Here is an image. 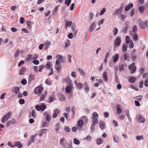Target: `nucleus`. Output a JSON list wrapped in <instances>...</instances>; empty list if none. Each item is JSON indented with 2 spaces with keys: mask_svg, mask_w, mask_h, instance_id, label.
<instances>
[{
  "mask_svg": "<svg viewBox=\"0 0 148 148\" xmlns=\"http://www.w3.org/2000/svg\"><path fill=\"white\" fill-rule=\"evenodd\" d=\"M98 116L99 115L96 112H94L92 114V120L91 121L92 124L90 126V130L92 132H94L95 131V126L96 124H97L98 123L97 119H98Z\"/></svg>",
  "mask_w": 148,
  "mask_h": 148,
  "instance_id": "obj_1",
  "label": "nucleus"
},
{
  "mask_svg": "<svg viewBox=\"0 0 148 148\" xmlns=\"http://www.w3.org/2000/svg\"><path fill=\"white\" fill-rule=\"evenodd\" d=\"M135 64L134 62H133L131 65L128 66V69L130 71V73L132 74H133L136 71V67Z\"/></svg>",
  "mask_w": 148,
  "mask_h": 148,
  "instance_id": "obj_2",
  "label": "nucleus"
},
{
  "mask_svg": "<svg viewBox=\"0 0 148 148\" xmlns=\"http://www.w3.org/2000/svg\"><path fill=\"white\" fill-rule=\"evenodd\" d=\"M12 115V113L11 112H9L6 115L3 116L2 119V122L3 123H5L6 120H8L11 117Z\"/></svg>",
  "mask_w": 148,
  "mask_h": 148,
  "instance_id": "obj_3",
  "label": "nucleus"
},
{
  "mask_svg": "<svg viewBox=\"0 0 148 148\" xmlns=\"http://www.w3.org/2000/svg\"><path fill=\"white\" fill-rule=\"evenodd\" d=\"M136 119L137 121L140 123H145V120L141 114H140L136 116Z\"/></svg>",
  "mask_w": 148,
  "mask_h": 148,
  "instance_id": "obj_4",
  "label": "nucleus"
},
{
  "mask_svg": "<svg viewBox=\"0 0 148 148\" xmlns=\"http://www.w3.org/2000/svg\"><path fill=\"white\" fill-rule=\"evenodd\" d=\"M43 90V88L42 87H37L34 89V92L35 94L40 95Z\"/></svg>",
  "mask_w": 148,
  "mask_h": 148,
  "instance_id": "obj_5",
  "label": "nucleus"
},
{
  "mask_svg": "<svg viewBox=\"0 0 148 148\" xmlns=\"http://www.w3.org/2000/svg\"><path fill=\"white\" fill-rule=\"evenodd\" d=\"M99 123L100 128L102 130H103L106 126L105 123L103 121L100 120L99 121Z\"/></svg>",
  "mask_w": 148,
  "mask_h": 148,
  "instance_id": "obj_6",
  "label": "nucleus"
},
{
  "mask_svg": "<svg viewBox=\"0 0 148 148\" xmlns=\"http://www.w3.org/2000/svg\"><path fill=\"white\" fill-rule=\"evenodd\" d=\"M60 112V111L58 109H55L53 111V113L52 116L53 118H56L57 117L58 114Z\"/></svg>",
  "mask_w": 148,
  "mask_h": 148,
  "instance_id": "obj_7",
  "label": "nucleus"
},
{
  "mask_svg": "<svg viewBox=\"0 0 148 148\" xmlns=\"http://www.w3.org/2000/svg\"><path fill=\"white\" fill-rule=\"evenodd\" d=\"M138 23L139 26L143 29H145V23L143 22H142L140 20H139L138 21Z\"/></svg>",
  "mask_w": 148,
  "mask_h": 148,
  "instance_id": "obj_8",
  "label": "nucleus"
},
{
  "mask_svg": "<svg viewBox=\"0 0 148 148\" xmlns=\"http://www.w3.org/2000/svg\"><path fill=\"white\" fill-rule=\"evenodd\" d=\"M97 24V23L96 22H94L90 27L89 31L91 32H93L95 29Z\"/></svg>",
  "mask_w": 148,
  "mask_h": 148,
  "instance_id": "obj_9",
  "label": "nucleus"
},
{
  "mask_svg": "<svg viewBox=\"0 0 148 148\" xmlns=\"http://www.w3.org/2000/svg\"><path fill=\"white\" fill-rule=\"evenodd\" d=\"M121 43V39L119 37L117 36L115 41V45L116 46H119L120 45Z\"/></svg>",
  "mask_w": 148,
  "mask_h": 148,
  "instance_id": "obj_10",
  "label": "nucleus"
},
{
  "mask_svg": "<svg viewBox=\"0 0 148 148\" xmlns=\"http://www.w3.org/2000/svg\"><path fill=\"white\" fill-rule=\"evenodd\" d=\"M116 109L118 113L120 114L122 112V109L121 106L117 104L116 106Z\"/></svg>",
  "mask_w": 148,
  "mask_h": 148,
  "instance_id": "obj_11",
  "label": "nucleus"
},
{
  "mask_svg": "<svg viewBox=\"0 0 148 148\" xmlns=\"http://www.w3.org/2000/svg\"><path fill=\"white\" fill-rule=\"evenodd\" d=\"M26 70V68L25 67H22L19 71V75H23L25 71Z\"/></svg>",
  "mask_w": 148,
  "mask_h": 148,
  "instance_id": "obj_12",
  "label": "nucleus"
},
{
  "mask_svg": "<svg viewBox=\"0 0 148 148\" xmlns=\"http://www.w3.org/2000/svg\"><path fill=\"white\" fill-rule=\"evenodd\" d=\"M59 99L61 101H63L65 100V97L64 95L59 94L58 95Z\"/></svg>",
  "mask_w": 148,
  "mask_h": 148,
  "instance_id": "obj_13",
  "label": "nucleus"
},
{
  "mask_svg": "<svg viewBox=\"0 0 148 148\" xmlns=\"http://www.w3.org/2000/svg\"><path fill=\"white\" fill-rule=\"evenodd\" d=\"M66 82L67 84L71 85V79L69 77H67L65 78Z\"/></svg>",
  "mask_w": 148,
  "mask_h": 148,
  "instance_id": "obj_14",
  "label": "nucleus"
},
{
  "mask_svg": "<svg viewBox=\"0 0 148 148\" xmlns=\"http://www.w3.org/2000/svg\"><path fill=\"white\" fill-rule=\"evenodd\" d=\"M35 138H34V136H31L30 137L29 140L28 142V145H29L32 143L34 142L35 140Z\"/></svg>",
  "mask_w": 148,
  "mask_h": 148,
  "instance_id": "obj_15",
  "label": "nucleus"
},
{
  "mask_svg": "<svg viewBox=\"0 0 148 148\" xmlns=\"http://www.w3.org/2000/svg\"><path fill=\"white\" fill-rule=\"evenodd\" d=\"M46 129H45L41 130L39 132V134L38 135L40 136H42L43 134L46 133Z\"/></svg>",
  "mask_w": 148,
  "mask_h": 148,
  "instance_id": "obj_16",
  "label": "nucleus"
},
{
  "mask_svg": "<svg viewBox=\"0 0 148 148\" xmlns=\"http://www.w3.org/2000/svg\"><path fill=\"white\" fill-rule=\"evenodd\" d=\"M103 78L104 80L106 82L107 81L108 78L107 77V73L106 72H104L103 74Z\"/></svg>",
  "mask_w": 148,
  "mask_h": 148,
  "instance_id": "obj_17",
  "label": "nucleus"
},
{
  "mask_svg": "<svg viewBox=\"0 0 148 148\" xmlns=\"http://www.w3.org/2000/svg\"><path fill=\"white\" fill-rule=\"evenodd\" d=\"M130 5H127L125 8V11H128L130 8H132L133 7V4L132 3H130Z\"/></svg>",
  "mask_w": 148,
  "mask_h": 148,
  "instance_id": "obj_18",
  "label": "nucleus"
},
{
  "mask_svg": "<svg viewBox=\"0 0 148 148\" xmlns=\"http://www.w3.org/2000/svg\"><path fill=\"white\" fill-rule=\"evenodd\" d=\"M129 81L132 83H134L136 80V78L134 77H131L129 78Z\"/></svg>",
  "mask_w": 148,
  "mask_h": 148,
  "instance_id": "obj_19",
  "label": "nucleus"
},
{
  "mask_svg": "<svg viewBox=\"0 0 148 148\" xmlns=\"http://www.w3.org/2000/svg\"><path fill=\"white\" fill-rule=\"evenodd\" d=\"M113 61L114 62H116L119 59V55L118 54H116V55H114L113 56Z\"/></svg>",
  "mask_w": 148,
  "mask_h": 148,
  "instance_id": "obj_20",
  "label": "nucleus"
},
{
  "mask_svg": "<svg viewBox=\"0 0 148 148\" xmlns=\"http://www.w3.org/2000/svg\"><path fill=\"white\" fill-rule=\"evenodd\" d=\"M144 7L143 6H140L139 8L138 11L140 13L143 14L144 12Z\"/></svg>",
  "mask_w": 148,
  "mask_h": 148,
  "instance_id": "obj_21",
  "label": "nucleus"
},
{
  "mask_svg": "<svg viewBox=\"0 0 148 148\" xmlns=\"http://www.w3.org/2000/svg\"><path fill=\"white\" fill-rule=\"evenodd\" d=\"M13 90L15 93L17 94L20 91V89L18 87H15L14 88Z\"/></svg>",
  "mask_w": 148,
  "mask_h": 148,
  "instance_id": "obj_22",
  "label": "nucleus"
},
{
  "mask_svg": "<svg viewBox=\"0 0 148 148\" xmlns=\"http://www.w3.org/2000/svg\"><path fill=\"white\" fill-rule=\"evenodd\" d=\"M65 141L66 139L64 137H63L62 138H61L60 140V145L66 143V142Z\"/></svg>",
  "mask_w": 148,
  "mask_h": 148,
  "instance_id": "obj_23",
  "label": "nucleus"
},
{
  "mask_svg": "<svg viewBox=\"0 0 148 148\" xmlns=\"http://www.w3.org/2000/svg\"><path fill=\"white\" fill-rule=\"evenodd\" d=\"M72 24V22L71 21H70L69 22H67L65 24V27L66 29L68 27H70Z\"/></svg>",
  "mask_w": 148,
  "mask_h": 148,
  "instance_id": "obj_24",
  "label": "nucleus"
},
{
  "mask_svg": "<svg viewBox=\"0 0 148 148\" xmlns=\"http://www.w3.org/2000/svg\"><path fill=\"white\" fill-rule=\"evenodd\" d=\"M113 140L114 141L116 142V143H118L119 142V139L118 137L116 135H114L113 136Z\"/></svg>",
  "mask_w": 148,
  "mask_h": 148,
  "instance_id": "obj_25",
  "label": "nucleus"
},
{
  "mask_svg": "<svg viewBox=\"0 0 148 148\" xmlns=\"http://www.w3.org/2000/svg\"><path fill=\"white\" fill-rule=\"evenodd\" d=\"M71 88L70 86H67L65 89L66 92L67 93H69L71 92Z\"/></svg>",
  "mask_w": 148,
  "mask_h": 148,
  "instance_id": "obj_26",
  "label": "nucleus"
},
{
  "mask_svg": "<svg viewBox=\"0 0 148 148\" xmlns=\"http://www.w3.org/2000/svg\"><path fill=\"white\" fill-rule=\"evenodd\" d=\"M75 83L76 84V85H77V87L79 89H80L82 86V84L80 83H77V81H75Z\"/></svg>",
  "mask_w": 148,
  "mask_h": 148,
  "instance_id": "obj_27",
  "label": "nucleus"
},
{
  "mask_svg": "<svg viewBox=\"0 0 148 148\" xmlns=\"http://www.w3.org/2000/svg\"><path fill=\"white\" fill-rule=\"evenodd\" d=\"M131 58L133 61H135L137 59V57L135 54H132Z\"/></svg>",
  "mask_w": 148,
  "mask_h": 148,
  "instance_id": "obj_28",
  "label": "nucleus"
},
{
  "mask_svg": "<svg viewBox=\"0 0 148 148\" xmlns=\"http://www.w3.org/2000/svg\"><path fill=\"white\" fill-rule=\"evenodd\" d=\"M45 43V49H47L49 48V45H50L51 43L49 41H46Z\"/></svg>",
  "mask_w": 148,
  "mask_h": 148,
  "instance_id": "obj_29",
  "label": "nucleus"
},
{
  "mask_svg": "<svg viewBox=\"0 0 148 148\" xmlns=\"http://www.w3.org/2000/svg\"><path fill=\"white\" fill-rule=\"evenodd\" d=\"M129 27H124L122 29V32L123 33H126Z\"/></svg>",
  "mask_w": 148,
  "mask_h": 148,
  "instance_id": "obj_30",
  "label": "nucleus"
},
{
  "mask_svg": "<svg viewBox=\"0 0 148 148\" xmlns=\"http://www.w3.org/2000/svg\"><path fill=\"white\" fill-rule=\"evenodd\" d=\"M71 28L72 30L73 31L75 32V34H76V33L77 32H76V27L75 24L74 23L71 26Z\"/></svg>",
  "mask_w": 148,
  "mask_h": 148,
  "instance_id": "obj_31",
  "label": "nucleus"
},
{
  "mask_svg": "<svg viewBox=\"0 0 148 148\" xmlns=\"http://www.w3.org/2000/svg\"><path fill=\"white\" fill-rule=\"evenodd\" d=\"M59 6V5H58L55 8L54 10L53 11V14L55 15H56L57 14V12L58 11V8Z\"/></svg>",
  "mask_w": 148,
  "mask_h": 148,
  "instance_id": "obj_32",
  "label": "nucleus"
},
{
  "mask_svg": "<svg viewBox=\"0 0 148 148\" xmlns=\"http://www.w3.org/2000/svg\"><path fill=\"white\" fill-rule=\"evenodd\" d=\"M78 71L80 73L81 75H85V72L81 69L79 68L78 69Z\"/></svg>",
  "mask_w": 148,
  "mask_h": 148,
  "instance_id": "obj_33",
  "label": "nucleus"
},
{
  "mask_svg": "<svg viewBox=\"0 0 148 148\" xmlns=\"http://www.w3.org/2000/svg\"><path fill=\"white\" fill-rule=\"evenodd\" d=\"M32 56V55L30 54H29L28 55V57H27L25 60V61H29L31 59V58Z\"/></svg>",
  "mask_w": 148,
  "mask_h": 148,
  "instance_id": "obj_34",
  "label": "nucleus"
},
{
  "mask_svg": "<svg viewBox=\"0 0 148 148\" xmlns=\"http://www.w3.org/2000/svg\"><path fill=\"white\" fill-rule=\"evenodd\" d=\"M103 141L101 139H97V144L98 145L101 144L103 143Z\"/></svg>",
  "mask_w": 148,
  "mask_h": 148,
  "instance_id": "obj_35",
  "label": "nucleus"
},
{
  "mask_svg": "<svg viewBox=\"0 0 148 148\" xmlns=\"http://www.w3.org/2000/svg\"><path fill=\"white\" fill-rule=\"evenodd\" d=\"M133 38L135 41H137L138 39V36L137 34H134L133 36Z\"/></svg>",
  "mask_w": 148,
  "mask_h": 148,
  "instance_id": "obj_36",
  "label": "nucleus"
},
{
  "mask_svg": "<svg viewBox=\"0 0 148 148\" xmlns=\"http://www.w3.org/2000/svg\"><path fill=\"white\" fill-rule=\"evenodd\" d=\"M74 143L75 144L78 145L80 143V142L78 140L75 138L74 139Z\"/></svg>",
  "mask_w": 148,
  "mask_h": 148,
  "instance_id": "obj_37",
  "label": "nucleus"
},
{
  "mask_svg": "<svg viewBox=\"0 0 148 148\" xmlns=\"http://www.w3.org/2000/svg\"><path fill=\"white\" fill-rule=\"evenodd\" d=\"M78 126L79 127L82 126L83 125V121L82 120H79L77 123Z\"/></svg>",
  "mask_w": 148,
  "mask_h": 148,
  "instance_id": "obj_38",
  "label": "nucleus"
},
{
  "mask_svg": "<svg viewBox=\"0 0 148 148\" xmlns=\"http://www.w3.org/2000/svg\"><path fill=\"white\" fill-rule=\"evenodd\" d=\"M31 22L30 21H27V27L29 29H31L32 27V25H31Z\"/></svg>",
  "mask_w": 148,
  "mask_h": 148,
  "instance_id": "obj_39",
  "label": "nucleus"
},
{
  "mask_svg": "<svg viewBox=\"0 0 148 148\" xmlns=\"http://www.w3.org/2000/svg\"><path fill=\"white\" fill-rule=\"evenodd\" d=\"M51 116L50 114H47L46 116L47 121L48 122H49L51 120Z\"/></svg>",
  "mask_w": 148,
  "mask_h": 148,
  "instance_id": "obj_40",
  "label": "nucleus"
},
{
  "mask_svg": "<svg viewBox=\"0 0 148 148\" xmlns=\"http://www.w3.org/2000/svg\"><path fill=\"white\" fill-rule=\"evenodd\" d=\"M70 42L69 40H67L66 43L65 44V47H67L70 45Z\"/></svg>",
  "mask_w": 148,
  "mask_h": 148,
  "instance_id": "obj_41",
  "label": "nucleus"
},
{
  "mask_svg": "<svg viewBox=\"0 0 148 148\" xmlns=\"http://www.w3.org/2000/svg\"><path fill=\"white\" fill-rule=\"evenodd\" d=\"M32 114L33 118H36V113H35V110H32Z\"/></svg>",
  "mask_w": 148,
  "mask_h": 148,
  "instance_id": "obj_42",
  "label": "nucleus"
},
{
  "mask_svg": "<svg viewBox=\"0 0 148 148\" xmlns=\"http://www.w3.org/2000/svg\"><path fill=\"white\" fill-rule=\"evenodd\" d=\"M71 2V0H65V3L66 5H67L68 6H69Z\"/></svg>",
  "mask_w": 148,
  "mask_h": 148,
  "instance_id": "obj_43",
  "label": "nucleus"
},
{
  "mask_svg": "<svg viewBox=\"0 0 148 148\" xmlns=\"http://www.w3.org/2000/svg\"><path fill=\"white\" fill-rule=\"evenodd\" d=\"M40 106L41 108V110L42 111L44 110L46 108V106L45 104H42Z\"/></svg>",
  "mask_w": 148,
  "mask_h": 148,
  "instance_id": "obj_44",
  "label": "nucleus"
},
{
  "mask_svg": "<svg viewBox=\"0 0 148 148\" xmlns=\"http://www.w3.org/2000/svg\"><path fill=\"white\" fill-rule=\"evenodd\" d=\"M45 83L49 85H51V81L50 79H47L45 82Z\"/></svg>",
  "mask_w": 148,
  "mask_h": 148,
  "instance_id": "obj_45",
  "label": "nucleus"
},
{
  "mask_svg": "<svg viewBox=\"0 0 148 148\" xmlns=\"http://www.w3.org/2000/svg\"><path fill=\"white\" fill-rule=\"evenodd\" d=\"M133 32L134 33H136L137 32V27L136 25H135L133 28Z\"/></svg>",
  "mask_w": 148,
  "mask_h": 148,
  "instance_id": "obj_46",
  "label": "nucleus"
},
{
  "mask_svg": "<svg viewBox=\"0 0 148 148\" xmlns=\"http://www.w3.org/2000/svg\"><path fill=\"white\" fill-rule=\"evenodd\" d=\"M60 125L58 123H57L55 126V129L57 131H58L59 129L60 128Z\"/></svg>",
  "mask_w": 148,
  "mask_h": 148,
  "instance_id": "obj_47",
  "label": "nucleus"
},
{
  "mask_svg": "<svg viewBox=\"0 0 148 148\" xmlns=\"http://www.w3.org/2000/svg\"><path fill=\"white\" fill-rule=\"evenodd\" d=\"M60 60L61 62L62 63H64L66 62V60L64 56L63 57V58L61 59Z\"/></svg>",
  "mask_w": 148,
  "mask_h": 148,
  "instance_id": "obj_48",
  "label": "nucleus"
},
{
  "mask_svg": "<svg viewBox=\"0 0 148 148\" xmlns=\"http://www.w3.org/2000/svg\"><path fill=\"white\" fill-rule=\"evenodd\" d=\"M122 50L124 52H125L127 50V47L126 45L125 44L123 45Z\"/></svg>",
  "mask_w": 148,
  "mask_h": 148,
  "instance_id": "obj_49",
  "label": "nucleus"
},
{
  "mask_svg": "<svg viewBox=\"0 0 148 148\" xmlns=\"http://www.w3.org/2000/svg\"><path fill=\"white\" fill-rule=\"evenodd\" d=\"M19 102L21 104H24L25 103V100L23 99H20L19 101Z\"/></svg>",
  "mask_w": 148,
  "mask_h": 148,
  "instance_id": "obj_50",
  "label": "nucleus"
},
{
  "mask_svg": "<svg viewBox=\"0 0 148 148\" xmlns=\"http://www.w3.org/2000/svg\"><path fill=\"white\" fill-rule=\"evenodd\" d=\"M143 96L142 95H139L137 96L136 97V98L137 100H138L139 101H141V99H142Z\"/></svg>",
  "mask_w": 148,
  "mask_h": 148,
  "instance_id": "obj_51",
  "label": "nucleus"
},
{
  "mask_svg": "<svg viewBox=\"0 0 148 148\" xmlns=\"http://www.w3.org/2000/svg\"><path fill=\"white\" fill-rule=\"evenodd\" d=\"M106 11V9L105 8H103L100 11V15H101L103 14Z\"/></svg>",
  "mask_w": 148,
  "mask_h": 148,
  "instance_id": "obj_52",
  "label": "nucleus"
},
{
  "mask_svg": "<svg viewBox=\"0 0 148 148\" xmlns=\"http://www.w3.org/2000/svg\"><path fill=\"white\" fill-rule=\"evenodd\" d=\"M124 69V67L123 64H121L119 66V70L120 71H123Z\"/></svg>",
  "mask_w": 148,
  "mask_h": 148,
  "instance_id": "obj_53",
  "label": "nucleus"
},
{
  "mask_svg": "<svg viewBox=\"0 0 148 148\" xmlns=\"http://www.w3.org/2000/svg\"><path fill=\"white\" fill-rule=\"evenodd\" d=\"M54 100V99H53L51 96H50L49 98L48 102L49 103H51V102L53 101Z\"/></svg>",
  "mask_w": 148,
  "mask_h": 148,
  "instance_id": "obj_54",
  "label": "nucleus"
},
{
  "mask_svg": "<svg viewBox=\"0 0 148 148\" xmlns=\"http://www.w3.org/2000/svg\"><path fill=\"white\" fill-rule=\"evenodd\" d=\"M114 30L113 31V33H114V35L115 36H116L117 33H118V30L117 29V28H114Z\"/></svg>",
  "mask_w": 148,
  "mask_h": 148,
  "instance_id": "obj_55",
  "label": "nucleus"
},
{
  "mask_svg": "<svg viewBox=\"0 0 148 148\" xmlns=\"http://www.w3.org/2000/svg\"><path fill=\"white\" fill-rule=\"evenodd\" d=\"M128 58V55L127 53H125L124 56V60L125 61H126L127 60Z\"/></svg>",
  "mask_w": 148,
  "mask_h": 148,
  "instance_id": "obj_56",
  "label": "nucleus"
},
{
  "mask_svg": "<svg viewBox=\"0 0 148 148\" xmlns=\"http://www.w3.org/2000/svg\"><path fill=\"white\" fill-rule=\"evenodd\" d=\"M71 111L73 114H75V107L74 106L72 107L71 108Z\"/></svg>",
  "mask_w": 148,
  "mask_h": 148,
  "instance_id": "obj_57",
  "label": "nucleus"
},
{
  "mask_svg": "<svg viewBox=\"0 0 148 148\" xmlns=\"http://www.w3.org/2000/svg\"><path fill=\"white\" fill-rule=\"evenodd\" d=\"M20 22L21 24H23L24 23V22L25 21V19L23 17H21L20 18Z\"/></svg>",
  "mask_w": 148,
  "mask_h": 148,
  "instance_id": "obj_58",
  "label": "nucleus"
},
{
  "mask_svg": "<svg viewBox=\"0 0 148 148\" xmlns=\"http://www.w3.org/2000/svg\"><path fill=\"white\" fill-rule=\"evenodd\" d=\"M36 109L38 111H39L40 110H41V108L40 106L39 105H37L35 106Z\"/></svg>",
  "mask_w": 148,
  "mask_h": 148,
  "instance_id": "obj_59",
  "label": "nucleus"
},
{
  "mask_svg": "<svg viewBox=\"0 0 148 148\" xmlns=\"http://www.w3.org/2000/svg\"><path fill=\"white\" fill-rule=\"evenodd\" d=\"M60 145L63 147L62 148H67L68 146H67L66 142Z\"/></svg>",
  "mask_w": 148,
  "mask_h": 148,
  "instance_id": "obj_60",
  "label": "nucleus"
},
{
  "mask_svg": "<svg viewBox=\"0 0 148 148\" xmlns=\"http://www.w3.org/2000/svg\"><path fill=\"white\" fill-rule=\"evenodd\" d=\"M64 130L67 132H69L70 131V130L68 126H66L64 127Z\"/></svg>",
  "mask_w": 148,
  "mask_h": 148,
  "instance_id": "obj_61",
  "label": "nucleus"
},
{
  "mask_svg": "<svg viewBox=\"0 0 148 148\" xmlns=\"http://www.w3.org/2000/svg\"><path fill=\"white\" fill-rule=\"evenodd\" d=\"M63 57L60 54H58L56 56V58H57L59 60H61Z\"/></svg>",
  "mask_w": 148,
  "mask_h": 148,
  "instance_id": "obj_62",
  "label": "nucleus"
},
{
  "mask_svg": "<svg viewBox=\"0 0 148 148\" xmlns=\"http://www.w3.org/2000/svg\"><path fill=\"white\" fill-rule=\"evenodd\" d=\"M147 77H148V73H146L143 75V79H145Z\"/></svg>",
  "mask_w": 148,
  "mask_h": 148,
  "instance_id": "obj_63",
  "label": "nucleus"
},
{
  "mask_svg": "<svg viewBox=\"0 0 148 148\" xmlns=\"http://www.w3.org/2000/svg\"><path fill=\"white\" fill-rule=\"evenodd\" d=\"M144 85L146 87H148V79H147L145 81Z\"/></svg>",
  "mask_w": 148,
  "mask_h": 148,
  "instance_id": "obj_64",
  "label": "nucleus"
}]
</instances>
